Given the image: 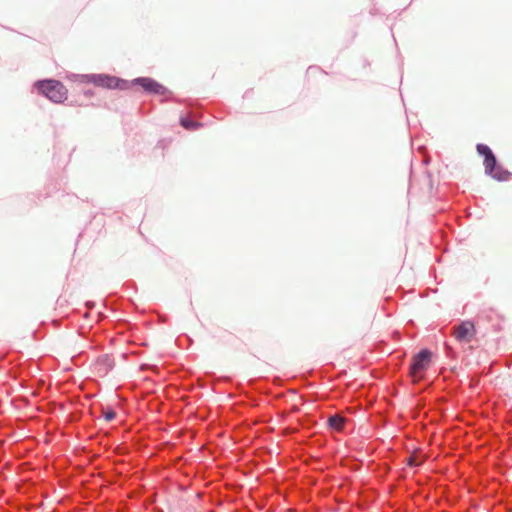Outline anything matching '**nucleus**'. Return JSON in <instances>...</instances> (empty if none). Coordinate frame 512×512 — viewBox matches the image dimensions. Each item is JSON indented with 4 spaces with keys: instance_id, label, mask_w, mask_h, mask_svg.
Segmentation results:
<instances>
[{
    "instance_id": "nucleus-10",
    "label": "nucleus",
    "mask_w": 512,
    "mask_h": 512,
    "mask_svg": "<svg viewBox=\"0 0 512 512\" xmlns=\"http://www.w3.org/2000/svg\"><path fill=\"white\" fill-rule=\"evenodd\" d=\"M180 122H181V125L187 130H195L200 126L199 123H197L195 121L188 120V119H184V118L181 119Z\"/></svg>"
},
{
    "instance_id": "nucleus-9",
    "label": "nucleus",
    "mask_w": 512,
    "mask_h": 512,
    "mask_svg": "<svg viewBox=\"0 0 512 512\" xmlns=\"http://www.w3.org/2000/svg\"><path fill=\"white\" fill-rule=\"evenodd\" d=\"M423 461H424L423 456L413 454L407 458L406 463L410 467H416V466L421 465L423 463Z\"/></svg>"
},
{
    "instance_id": "nucleus-4",
    "label": "nucleus",
    "mask_w": 512,
    "mask_h": 512,
    "mask_svg": "<svg viewBox=\"0 0 512 512\" xmlns=\"http://www.w3.org/2000/svg\"><path fill=\"white\" fill-rule=\"evenodd\" d=\"M431 357L432 354L427 349L421 350L413 357L409 370L413 382H418L423 378L424 372L430 367Z\"/></svg>"
},
{
    "instance_id": "nucleus-2",
    "label": "nucleus",
    "mask_w": 512,
    "mask_h": 512,
    "mask_svg": "<svg viewBox=\"0 0 512 512\" xmlns=\"http://www.w3.org/2000/svg\"><path fill=\"white\" fill-rule=\"evenodd\" d=\"M39 91L55 103H62L67 99L68 90L59 81L44 80L36 83Z\"/></svg>"
},
{
    "instance_id": "nucleus-8",
    "label": "nucleus",
    "mask_w": 512,
    "mask_h": 512,
    "mask_svg": "<svg viewBox=\"0 0 512 512\" xmlns=\"http://www.w3.org/2000/svg\"><path fill=\"white\" fill-rule=\"evenodd\" d=\"M328 423L332 428L336 430H341L345 423V418L340 415H334L328 419Z\"/></svg>"
},
{
    "instance_id": "nucleus-11",
    "label": "nucleus",
    "mask_w": 512,
    "mask_h": 512,
    "mask_svg": "<svg viewBox=\"0 0 512 512\" xmlns=\"http://www.w3.org/2000/svg\"><path fill=\"white\" fill-rule=\"evenodd\" d=\"M103 417L106 421H112L116 417V413L112 409L103 410Z\"/></svg>"
},
{
    "instance_id": "nucleus-1",
    "label": "nucleus",
    "mask_w": 512,
    "mask_h": 512,
    "mask_svg": "<svg viewBox=\"0 0 512 512\" xmlns=\"http://www.w3.org/2000/svg\"><path fill=\"white\" fill-rule=\"evenodd\" d=\"M477 151L480 155L484 156L485 172L488 175L499 181H505L510 178V172L502 170L500 167L496 166V158L487 145L478 144Z\"/></svg>"
},
{
    "instance_id": "nucleus-6",
    "label": "nucleus",
    "mask_w": 512,
    "mask_h": 512,
    "mask_svg": "<svg viewBox=\"0 0 512 512\" xmlns=\"http://www.w3.org/2000/svg\"><path fill=\"white\" fill-rule=\"evenodd\" d=\"M133 84L140 85L145 91L155 94H164L165 93V87L156 82L155 80L151 78H137L133 81Z\"/></svg>"
},
{
    "instance_id": "nucleus-7",
    "label": "nucleus",
    "mask_w": 512,
    "mask_h": 512,
    "mask_svg": "<svg viewBox=\"0 0 512 512\" xmlns=\"http://www.w3.org/2000/svg\"><path fill=\"white\" fill-rule=\"evenodd\" d=\"M113 367L114 360L109 355L99 357L94 364V369L100 376H105Z\"/></svg>"
},
{
    "instance_id": "nucleus-5",
    "label": "nucleus",
    "mask_w": 512,
    "mask_h": 512,
    "mask_svg": "<svg viewBox=\"0 0 512 512\" xmlns=\"http://www.w3.org/2000/svg\"><path fill=\"white\" fill-rule=\"evenodd\" d=\"M453 336L460 343H469L476 335V328L473 322L463 321L453 327Z\"/></svg>"
},
{
    "instance_id": "nucleus-3",
    "label": "nucleus",
    "mask_w": 512,
    "mask_h": 512,
    "mask_svg": "<svg viewBox=\"0 0 512 512\" xmlns=\"http://www.w3.org/2000/svg\"><path fill=\"white\" fill-rule=\"evenodd\" d=\"M82 83H92L95 86L108 89H127L129 84L125 80L106 74H87L80 77Z\"/></svg>"
}]
</instances>
